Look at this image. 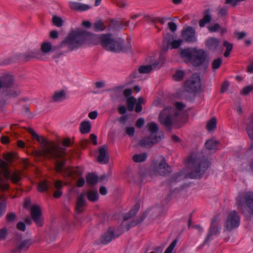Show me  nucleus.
<instances>
[{"label": "nucleus", "mask_w": 253, "mask_h": 253, "mask_svg": "<svg viewBox=\"0 0 253 253\" xmlns=\"http://www.w3.org/2000/svg\"><path fill=\"white\" fill-rule=\"evenodd\" d=\"M28 131L32 138L41 144V149L33 152L34 157L39 158L42 156L49 159L56 160L55 168L57 172H64L65 174L72 176L78 170V168H65V160L64 158L65 153L64 149L58 148L53 142H49L45 137L39 136L32 128H29Z\"/></svg>", "instance_id": "nucleus-1"}, {"label": "nucleus", "mask_w": 253, "mask_h": 253, "mask_svg": "<svg viewBox=\"0 0 253 253\" xmlns=\"http://www.w3.org/2000/svg\"><path fill=\"white\" fill-rule=\"evenodd\" d=\"M104 34H90L84 30L75 32L69 35L62 42L61 46H67L70 50L80 47L85 42L89 44H102Z\"/></svg>", "instance_id": "nucleus-2"}, {"label": "nucleus", "mask_w": 253, "mask_h": 253, "mask_svg": "<svg viewBox=\"0 0 253 253\" xmlns=\"http://www.w3.org/2000/svg\"><path fill=\"white\" fill-rule=\"evenodd\" d=\"M209 162L200 152H192L187 157L186 162L185 177H201L207 170Z\"/></svg>", "instance_id": "nucleus-3"}, {"label": "nucleus", "mask_w": 253, "mask_h": 253, "mask_svg": "<svg viewBox=\"0 0 253 253\" xmlns=\"http://www.w3.org/2000/svg\"><path fill=\"white\" fill-rule=\"evenodd\" d=\"M101 45L106 50L115 52H127L131 48L129 42L124 44L123 40L116 38L110 34H104Z\"/></svg>", "instance_id": "nucleus-4"}, {"label": "nucleus", "mask_w": 253, "mask_h": 253, "mask_svg": "<svg viewBox=\"0 0 253 253\" xmlns=\"http://www.w3.org/2000/svg\"><path fill=\"white\" fill-rule=\"evenodd\" d=\"M180 55L186 63L191 62L192 65L196 67L202 64L206 57V53L203 50L189 48L181 49Z\"/></svg>", "instance_id": "nucleus-5"}, {"label": "nucleus", "mask_w": 253, "mask_h": 253, "mask_svg": "<svg viewBox=\"0 0 253 253\" xmlns=\"http://www.w3.org/2000/svg\"><path fill=\"white\" fill-rule=\"evenodd\" d=\"M175 106L178 110H175L171 107H167L160 114L159 121L166 127H169L171 125L173 116H177L178 111L184 107V105L180 102L175 103Z\"/></svg>", "instance_id": "nucleus-6"}, {"label": "nucleus", "mask_w": 253, "mask_h": 253, "mask_svg": "<svg viewBox=\"0 0 253 253\" xmlns=\"http://www.w3.org/2000/svg\"><path fill=\"white\" fill-rule=\"evenodd\" d=\"M245 204L250 209L249 212L253 215V193L252 192L241 193L237 198L236 205L242 210Z\"/></svg>", "instance_id": "nucleus-7"}, {"label": "nucleus", "mask_w": 253, "mask_h": 253, "mask_svg": "<svg viewBox=\"0 0 253 253\" xmlns=\"http://www.w3.org/2000/svg\"><path fill=\"white\" fill-rule=\"evenodd\" d=\"M240 222V218L237 212L235 211H230L227 216L225 227L227 231H230L237 228Z\"/></svg>", "instance_id": "nucleus-8"}, {"label": "nucleus", "mask_w": 253, "mask_h": 253, "mask_svg": "<svg viewBox=\"0 0 253 253\" xmlns=\"http://www.w3.org/2000/svg\"><path fill=\"white\" fill-rule=\"evenodd\" d=\"M201 80L198 74H194L186 82L185 87L188 91L194 92L200 88Z\"/></svg>", "instance_id": "nucleus-9"}, {"label": "nucleus", "mask_w": 253, "mask_h": 253, "mask_svg": "<svg viewBox=\"0 0 253 253\" xmlns=\"http://www.w3.org/2000/svg\"><path fill=\"white\" fill-rule=\"evenodd\" d=\"M31 215L35 223L40 227L43 224V220L42 216V211L38 205H33L31 208Z\"/></svg>", "instance_id": "nucleus-10"}, {"label": "nucleus", "mask_w": 253, "mask_h": 253, "mask_svg": "<svg viewBox=\"0 0 253 253\" xmlns=\"http://www.w3.org/2000/svg\"><path fill=\"white\" fill-rule=\"evenodd\" d=\"M3 176L5 178L4 180L8 182V180L9 179L14 184H18L22 179L21 172L19 170L9 171L5 169Z\"/></svg>", "instance_id": "nucleus-11"}, {"label": "nucleus", "mask_w": 253, "mask_h": 253, "mask_svg": "<svg viewBox=\"0 0 253 253\" xmlns=\"http://www.w3.org/2000/svg\"><path fill=\"white\" fill-rule=\"evenodd\" d=\"M170 169V168L166 161L163 159L160 162L155 165L153 172L155 175H164L169 172Z\"/></svg>", "instance_id": "nucleus-12"}, {"label": "nucleus", "mask_w": 253, "mask_h": 253, "mask_svg": "<svg viewBox=\"0 0 253 253\" xmlns=\"http://www.w3.org/2000/svg\"><path fill=\"white\" fill-rule=\"evenodd\" d=\"M220 229V227H219L217 218L215 217L211 220L209 232L205 240V242H208V241L210 240L211 239V237L212 236L217 235L219 233V230Z\"/></svg>", "instance_id": "nucleus-13"}, {"label": "nucleus", "mask_w": 253, "mask_h": 253, "mask_svg": "<svg viewBox=\"0 0 253 253\" xmlns=\"http://www.w3.org/2000/svg\"><path fill=\"white\" fill-rule=\"evenodd\" d=\"M163 64V61L161 59L153 63L152 65H143L139 67L138 72L140 74H148L150 73L153 68H160Z\"/></svg>", "instance_id": "nucleus-14"}, {"label": "nucleus", "mask_w": 253, "mask_h": 253, "mask_svg": "<svg viewBox=\"0 0 253 253\" xmlns=\"http://www.w3.org/2000/svg\"><path fill=\"white\" fill-rule=\"evenodd\" d=\"M161 139L160 136H155L154 137L150 136L144 138L140 140L138 144L144 147H149L151 146L153 144L157 143Z\"/></svg>", "instance_id": "nucleus-15"}, {"label": "nucleus", "mask_w": 253, "mask_h": 253, "mask_svg": "<svg viewBox=\"0 0 253 253\" xmlns=\"http://www.w3.org/2000/svg\"><path fill=\"white\" fill-rule=\"evenodd\" d=\"M182 36L188 42H193L196 40L195 30L191 27H187L182 31Z\"/></svg>", "instance_id": "nucleus-16"}, {"label": "nucleus", "mask_w": 253, "mask_h": 253, "mask_svg": "<svg viewBox=\"0 0 253 253\" xmlns=\"http://www.w3.org/2000/svg\"><path fill=\"white\" fill-rule=\"evenodd\" d=\"M97 161L101 164H106L109 161V157L105 146H103L99 149V155Z\"/></svg>", "instance_id": "nucleus-17"}, {"label": "nucleus", "mask_w": 253, "mask_h": 253, "mask_svg": "<svg viewBox=\"0 0 253 253\" xmlns=\"http://www.w3.org/2000/svg\"><path fill=\"white\" fill-rule=\"evenodd\" d=\"M212 20L211 10L207 9L203 13V17L199 20V24L200 27H203L206 24L209 23Z\"/></svg>", "instance_id": "nucleus-18"}, {"label": "nucleus", "mask_w": 253, "mask_h": 253, "mask_svg": "<svg viewBox=\"0 0 253 253\" xmlns=\"http://www.w3.org/2000/svg\"><path fill=\"white\" fill-rule=\"evenodd\" d=\"M85 197V194L84 193H82L78 198L75 210L78 213H81L83 210L84 207L86 205Z\"/></svg>", "instance_id": "nucleus-19"}, {"label": "nucleus", "mask_w": 253, "mask_h": 253, "mask_svg": "<svg viewBox=\"0 0 253 253\" xmlns=\"http://www.w3.org/2000/svg\"><path fill=\"white\" fill-rule=\"evenodd\" d=\"M115 235L114 234V230L112 228H110L108 231L102 236L101 242L104 244H106L111 242L114 238Z\"/></svg>", "instance_id": "nucleus-20"}, {"label": "nucleus", "mask_w": 253, "mask_h": 253, "mask_svg": "<svg viewBox=\"0 0 253 253\" xmlns=\"http://www.w3.org/2000/svg\"><path fill=\"white\" fill-rule=\"evenodd\" d=\"M246 130L249 138L253 141V115L249 118V121L246 125Z\"/></svg>", "instance_id": "nucleus-21"}, {"label": "nucleus", "mask_w": 253, "mask_h": 253, "mask_svg": "<svg viewBox=\"0 0 253 253\" xmlns=\"http://www.w3.org/2000/svg\"><path fill=\"white\" fill-rule=\"evenodd\" d=\"M66 98V93L64 90L55 91L51 98V101L54 102H61Z\"/></svg>", "instance_id": "nucleus-22"}, {"label": "nucleus", "mask_w": 253, "mask_h": 253, "mask_svg": "<svg viewBox=\"0 0 253 253\" xmlns=\"http://www.w3.org/2000/svg\"><path fill=\"white\" fill-rule=\"evenodd\" d=\"M219 42V40L215 38H210L206 41V44L209 48L215 50L218 47Z\"/></svg>", "instance_id": "nucleus-23"}, {"label": "nucleus", "mask_w": 253, "mask_h": 253, "mask_svg": "<svg viewBox=\"0 0 253 253\" xmlns=\"http://www.w3.org/2000/svg\"><path fill=\"white\" fill-rule=\"evenodd\" d=\"M40 55V52L38 50H34L32 51H30L25 54L23 55V58L26 61H28L30 59L34 58H39V55Z\"/></svg>", "instance_id": "nucleus-24"}, {"label": "nucleus", "mask_w": 253, "mask_h": 253, "mask_svg": "<svg viewBox=\"0 0 253 253\" xmlns=\"http://www.w3.org/2000/svg\"><path fill=\"white\" fill-rule=\"evenodd\" d=\"M54 186L57 190L54 192L53 196L55 198L60 197L62 194L61 189L63 187L62 182L60 180H57L54 182Z\"/></svg>", "instance_id": "nucleus-25"}, {"label": "nucleus", "mask_w": 253, "mask_h": 253, "mask_svg": "<svg viewBox=\"0 0 253 253\" xmlns=\"http://www.w3.org/2000/svg\"><path fill=\"white\" fill-rule=\"evenodd\" d=\"M31 244V241L30 240H25L22 241L17 247L16 250L19 252L26 251L28 250Z\"/></svg>", "instance_id": "nucleus-26"}, {"label": "nucleus", "mask_w": 253, "mask_h": 253, "mask_svg": "<svg viewBox=\"0 0 253 253\" xmlns=\"http://www.w3.org/2000/svg\"><path fill=\"white\" fill-rule=\"evenodd\" d=\"M91 129V125L88 121H84L81 123L80 130L82 133H87Z\"/></svg>", "instance_id": "nucleus-27"}, {"label": "nucleus", "mask_w": 253, "mask_h": 253, "mask_svg": "<svg viewBox=\"0 0 253 253\" xmlns=\"http://www.w3.org/2000/svg\"><path fill=\"white\" fill-rule=\"evenodd\" d=\"M139 208V206L138 205H135L128 212L124 215V220H126L135 215L138 212Z\"/></svg>", "instance_id": "nucleus-28"}, {"label": "nucleus", "mask_w": 253, "mask_h": 253, "mask_svg": "<svg viewBox=\"0 0 253 253\" xmlns=\"http://www.w3.org/2000/svg\"><path fill=\"white\" fill-rule=\"evenodd\" d=\"M218 141L214 139H211L207 141L205 145L206 148L210 150H216L218 145Z\"/></svg>", "instance_id": "nucleus-29"}, {"label": "nucleus", "mask_w": 253, "mask_h": 253, "mask_svg": "<svg viewBox=\"0 0 253 253\" xmlns=\"http://www.w3.org/2000/svg\"><path fill=\"white\" fill-rule=\"evenodd\" d=\"M88 200L92 202H96L98 199V194L96 190H89L86 193Z\"/></svg>", "instance_id": "nucleus-30"}, {"label": "nucleus", "mask_w": 253, "mask_h": 253, "mask_svg": "<svg viewBox=\"0 0 253 253\" xmlns=\"http://www.w3.org/2000/svg\"><path fill=\"white\" fill-rule=\"evenodd\" d=\"M41 51L44 53H48L53 50L54 48L52 47L51 44L49 42H44L41 45Z\"/></svg>", "instance_id": "nucleus-31"}, {"label": "nucleus", "mask_w": 253, "mask_h": 253, "mask_svg": "<svg viewBox=\"0 0 253 253\" xmlns=\"http://www.w3.org/2000/svg\"><path fill=\"white\" fill-rule=\"evenodd\" d=\"M86 182L90 185H94L98 181V177L94 174L89 173L86 176Z\"/></svg>", "instance_id": "nucleus-32"}, {"label": "nucleus", "mask_w": 253, "mask_h": 253, "mask_svg": "<svg viewBox=\"0 0 253 253\" xmlns=\"http://www.w3.org/2000/svg\"><path fill=\"white\" fill-rule=\"evenodd\" d=\"M9 188V184L1 177V172L0 170V189L1 191L4 192L8 190Z\"/></svg>", "instance_id": "nucleus-33"}, {"label": "nucleus", "mask_w": 253, "mask_h": 253, "mask_svg": "<svg viewBox=\"0 0 253 253\" xmlns=\"http://www.w3.org/2000/svg\"><path fill=\"white\" fill-rule=\"evenodd\" d=\"M149 131L151 132V136L154 137V133L158 130V126L156 123L154 122H151L147 125Z\"/></svg>", "instance_id": "nucleus-34"}, {"label": "nucleus", "mask_w": 253, "mask_h": 253, "mask_svg": "<svg viewBox=\"0 0 253 253\" xmlns=\"http://www.w3.org/2000/svg\"><path fill=\"white\" fill-rule=\"evenodd\" d=\"M223 45L226 48V50L224 53V56L225 57H228L233 49V44L229 42L225 41L223 43Z\"/></svg>", "instance_id": "nucleus-35"}, {"label": "nucleus", "mask_w": 253, "mask_h": 253, "mask_svg": "<svg viewBox=\"0 0 253 253\" xmlns=\"http://www.w3.org/2000/svg\"><path fill=\"white\" fill-rule=\"evenodd\" d=\"M147 157V154L144 153L142 154H135L133 155L132 157V160L134 162L141 163L145 161Z\"/></svg>", "instance_id": "nucleus-36"}, {"label": "nucleus", "mask_w": 253, "mask_h": 253, "mask_svg": "<svg viewBox=\"0 0 253 253\" xmlns=\"http://www.w3.org/2000/svg\"><path fill=\"white\" fill-rule=\"evenodd\" d=\"M183 42L182 39L175 40L168 43V46L171 49H176L178 48Z\"/></svg>", "instance_id": "nucleus-37"}, {"label": "nucleus", "mask_w": 253, "mask_h": 253, "mask_svg": "<svg viewBox=\"0 0 253 253\" xmlns=\"http://www.w3.org/2000/svg\"><path fill=\"white\" fill-rule=\"evenodd\" d=\"M217 121L215 118L213 117L210 120L207 124V129L208 131H212L216 126Z\"/></svg>", "instance_id": "nucleus-38"}, {"label": "nucleus", "mask_w": 253, "mask_h": 253, "mask_svg": "<svg viewBox=\"0 0 253 253\" xmlns=\"http://www.w3.org/2000/svg\"><path fill=\"white\" fill-rule=\"evenodd\" d=\"M49 185V183L47 181H42L38 184V190L40 192H44L48 189Z\"/></svg>", "instance_id": "nucleus-39"}, {"label": "nucleus", "mask_w": 253, "mask_h": 253, "mask_svg": "<svg viewBox=\"0 0 253 253\" xmlns=\"http://www.w3.org/2000/svg\"><path fill=\"white\" fill-rule=\"evenodd\" d=\"M136 103V99L133 97H128L126 99V105L128 110L132 111L134 109V105Z\"/></svg>", "instance_id": "nucleus-40"}, {"label": "nucleus", "mask_w": 253, "mask_h": 253, "mask_svg": "<svg viewBox=\"0 0 253 253\" xmlns=\"http://www.w3.org/2000/svg\"><path fill=\"white\" fill-rule=\"evenodd\" d=\"M105 28V26L104 23L101 20H98L95 22L93 26V29L96 31H102Z\"/></svg>", "instance_id": "nucleus-41"}, {"label": "nucleus", "mask_w": 253, "mask_h": 253, "mask_svg": "<svg viewBox=\"0 0 253 253\" xmlns=\"http://www.w3.org/2000/svg\"><path fill=\"white\" fill-rule=\"evenodd\" d=\"M222 62V61L221 58H218L216 59H214L211 64L212 69L216 70L218 69L221 66Z\"/></svg>", "instance_id": "nucleus-42"}, {"label": "nucleus", "mask_w": 253, "mask_h": 253, "mask_svg": "<svg viewBox=\"0 0 253 253\" xmlns=\"http://www.w3.org/2000/svg\"><path fill=\"white\" fill-rule=\"evenodd\" d=\"M253 91V85H250L244 87L240 91V94L243 95H247Z\"/></svg>", "instance_id": "nucleus-43"}, {"label": "nucleus", "mask_w": 253, "mask_h": 253, "mask_svg": "<svg viewBox=\"0 0 253 253\" xmlns=\"http://www.w3.org/2000/svg\"><path fill=\"white\" fill-rule=\"evenodd\" d=\"M184 72L182 71H177L173 76V79L177 81H181L184 76Z\"/></svg>", "instance_id": "nucleus-44"}, {"label": "nucleus", "mask_w": 253, "mask_h": 253, "mask_svg": "<svg viewBox=\"0 0 253 253\" xmlns=\"http://www.w3.org/2000/svg\"><path fill=\"white\" fill-rule=\"evenodd\" d=\"M208 29L209 32L213 33L219 31L221 29V26L219 24L215 23L213 25L208 26Z\"/></svg>", "instance_id": "nucleus-45"}, {"label": "nucleus", "mask_w": 253, "mask_h": 253, "mask_svg": "<svg viewBox=\"0 0 253 253\" xmlns=\"http://www.w3.org/2000/svg\"><path fill=\"white\" fill-rule=\"evenodd\" d=\"M52 22L54 25L57 27H60L62 25V20L58 16H54L52 18Z\"/></svg>", "instance_id": "nucleus-46"}, {"label": "nucleus", "mask_w": 253, "mask_h": 253, "mask_svg": "<svg viewBox=\"0 0 253 253\" xmlns=\"http://www.w3.org/2000/svg\"><path fill=\"white\" fill-rule=\"evenodd\" d=\"M177 241L176 240L173 241V242L170 244L164 253H172L174 247L176 246Z\"/></svg>", "instance_id": "nucleus-47"}, {"label": "nucleus", "mask_w": 253, "mask_h": 253, "mask_svg": "<svg viewBox=\"0 0 253 253\" xmlns=\"http://www.w3.org/2000/svg\"><path fill=\"white\" fill-rule=\"evenodd\" d=\"M7 230L5 228H2L0 229V240H4L6 239L7 235Z\"/></svg>", "instance_id": "nucleus-48"}, {"label": "nucleus", "mask_w": 253, "mask_h": 253, "mask_svg": "<svg viewBox=\"0 0 253 253\" xmlns=\"http://www.w3.org/2000/svg\"><path fill=\"white\" fill-rule=\"evenodd\" d=\"M16 215L14 212L8 213L6 215V220L8 222H13L15 220Z\"/></svg>", "instance_id": "nucleus-49"}, {"label": "nucleus", "mask_w": 253, "mask_h": 253, "mask_svg": "<svg viewBox=\"0 0 253 253\" xmlns=\"http://www.w3.org/2000/svg\"><path fill=\"white\" fill-rule=\"evenodd\" d=\"M228 9L226 7H221L218 10V15L220 16H224L227 15Z\"/></svg>", "instance_id": "nucleus-50"}, {"label": "nucleus", "mask_w": 253, "mask_h": 253, "mask_svg": "<svg viewBox=\"0 0 253 253\" xmlns=\"http://www.w3.org/2000/svg\"><path fill=\"white\" fill-rule=\"evenodd\" d=\"M234 35L238 40H240L245 38L247 34L244 32H235Z\"/></svg>", "instance_id": "nucleus-51"}, {"label": "nucleus", "mask_w": 253, "mask_h": 253, "mask_svg": "<svg viewBox=\"0 0 253 253\" xmlns=\"http://www.w3.org/2000/svg\"><path fill=\"white\" fill-rule=\"evenodd\" d=\"M80 3L77 2L71 1L69 2L70 7L74 10H79Z\"/></svg>", "instance_id": "nucleus-52"}, {"label": "nucleus", "mask_w": 253, "mask_h": 253, "mask_svg": "<svg viewBox=\"0 0 253 253\" xmlns=\"http://www.w3.org/2000/svg\"><path fill=\"white\" fill-rule=\"evenodd\" d=\"M90 8L89 5L80 3L79 11H85L88 10Z\"/></svg>", "instance_id": "nucleus-53"}, {"label": "nucleus", "mask_w": 253, "mask_h": 253, "mask_svg": "<svg viewBox=\"0 0 253 253\" xmlns=\"http://www.w3.org/2000/svg\"><path fill=\"white\" fill-rule=\"evenodd\" d=\"M229 86V83L227 81L224 82L222 85L221 88V92L224 93L225 92L227 89H228V87Z\"/></svg>", "instance_id": "nucleus-54"}, {"label": "nucleus", "mask_w": 253, "mask_h": 253, "mask_svg": "<svg viewBox=\"0 0 253 253\" xmlns=\"http://www.w3.org/2000/svg\"><path fill=\"white\" fill-rule=\"evenodd\" d=\"M168 27L171 32H174L176 30L177 26L174 22H170L168 23Z\"/></svg>", "instance_id": "nucleus-55"}, {"label": "nucleus", "mask_w": 253, "mask_h": 253, "mask_svg": "<svg viewBox=\"0 0 253 253\" xmlns=\"http://www.w3.org/2000/svg\"><path fill=\"white\" fill-rule=\"evenodd\" d=\"M144 124V120L143 118H139L136 122L135 126L138 128L141 127Z\"/></svg>", "instance_id": "nucleus-56"}, {"label": "nucleus", "mask_w": 253, "mask_h": 253, "mask_svg": "<svg viewBox=\"0 0 253 253\" xmlns=\"http://www.w3.org/2000/svg\"><path fill=\"white\" fill-rule=\"evenodd\" d=\"M4 159L8 163H11L13 159V155L11 153H8L4 155Z\"/></svg>", "instance_id": "nucleus-57"}, {"label": "nucleus", "mask_w": 253, "mask_h": 253, "mask_svg": "<svg viewBox=\"0 0 253 253\" xmlns=\"http://www.w3.org/2000/svg\"><path fill=\"white\" fill-rule=\"evenodd\" d=\"M17 228L19 230L24 231L26 229V226L24 222H19L17 224Z\"/></svg>", "instance_id": "nucleus-58"}, {"label": "nucleus", "mask_w": 253, "mask_h": 253, "mask_svg": "<svg viewBox=\"0 0 253 253\" xmlns=\"http://www.w3.org/2000/svg\"><path fill=\"white\" fill-rule=\"evenodd\" d=\"M126 132L129 136L133 135L134 132V128L133 127H127L126 128Z\"/></svg>", "instance_id": "nucleus-59"}, {"label": "nucleus", "mask_w": 253, "mask_h": 253, "mask_svg": "<svg viewBox=\"0 0 253 253\" xmlns=\"http://www.w3.org/2000/svg\"><path fill=\"white\" fill-rule=\"evenodd\" d=\"M88 117L92 119V120H94L96 118L97 116V111H92V112H90V113H89L88 114Z\"/></svg>", "instance_id": "nucleus-60"}, {"label": "nucleus", "mask_w": 253, "mask_h": 253, "mask_svg": "<svg viewBox=\"0 0 253 253\" xmlns=\"http://www.w3.org/2000/svg\"><path fill=\"white\" fill-rule=\"evenodd\" d=\"M90 138L92 141V143L93 145H97V136L96 135H95L94 134H91L90 135Z\"/></svg>", "instance_id": "nucleus-61"}, {"label": "nucleus", "mask_w": 253, "mask_h": 253, "mask_svg": "<svg viewBox=\"0 0 253 253\" xmlns=\"http://www.w3.org/2000/svg\"><path fill=\"white\" fill-rule=\"evenodd\" d=\"M181 176V175L179 173H175L173 175L172 177L171 178V182L176 181L177 180L179 179V177Z\"/></svg>", "instance_id": "nucleus-62"}, {"label": "nucleus", "mask_w": 253, "mask_h": 253, "mask_svg": "<svg viewBox=\"0 0 253 253\" xmlns=\"http://www.w3.org/2000/svg\"><path fill=\"white\" fill-rule=\"evenodd\" d=\"M132 90L131 89L127 88L124 90L123 94L125 97H127L131 95Z\"/></svg>", "instance_id": "nucleus-63"}, {"label": "nucleus", "mask_w": 253, "mask_h": 253, "mask_svg": "<svg viewBox=\"0 0 253 253\" xmlns=\"http://www.w3.org/2000/svg\"><path fill=\"white\" fill-rule=\"evenodd\" d=\"M247 71L251 74L253 73V61L251 62V63L248 66Z\"/></svg>", "instance_id": "nucleus-64"}]
</instances>
